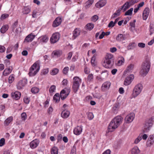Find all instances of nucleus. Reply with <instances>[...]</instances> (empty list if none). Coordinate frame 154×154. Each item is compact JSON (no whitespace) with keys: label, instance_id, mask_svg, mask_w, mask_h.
Returning <instances> with one entry per match:
<instances>
[{"label":"nucleus","instance_id":"f257e3e1","mask_svg":"<svg viewBox=\"0 0 154 154\" xmlns=\"http://www.w3.org/2000/svg\"><path fill=\"white\" fill-rule=\"evenodd\" d=\"M123 118L120 116L115 117L110 123L108 126V132H112L117 128L122 123Z\"/></svg>","mask_w":154,"mask_h":154},{"label":"nucleus","instance_id":"f03ea898","mask_svg":"<svg viewBox=\"0 0 154 154\" xmlns=\"http://www.w3.org/2000/svg\"><path fill=\"white\" fill-rule=\"evenodd\" d=\"M114 63V58L112 54H107L105 57L103 66L106 68H111L113 66Z\"/></svg>","mask_w":154,"mask_h":154},{"label":"nucleus","instance_id":"7ed1b4c3","mask_svg":"<svg viewBox=\"0 0 154 154\" xmlns=\"http://www.w3.org/2000/svg\"><path fill=\"white\" fill-rule=\"evenodd\" d=\"M150 60L149 58L146 59L143 63L140 74L143 76H145L148 72L150 68Z\"/></svg>","mask_w":154,"mask_h":154},{"label":"nucleus","instance_id":"20e7f679","mask_svg":"<svg viewBox=\"0 0 154 154\" xmlns=\"http://www.w3.org/2000/svg\"><path fill=\"white\" fill-rule=\"evenodd\" d=\"M40 61L38 60L35 62L31 67L29 69V75L32 76H35L39 71L40 68Z\"/></svg>","mask_w":154,"mask_h":154},{"label":"nucleus","instance_id":"39448f33","mask_svg":"<svg viewBox=\"0 0 154 154\" xmlns=\"http://www.w3.org/2000/svg\"><path fill=\"white\" fill-rule=\"evenodd\" d=\"M81 83V79L79 77H74L73 79L72 88L75 93H76L79 90Z\"/></svg>","mask_w":154,"mask_h":154},{"label":"nucleus","instance_id":"423d86ee","mask_svg":"<svg viewBox=\"0 0 154 154\" xmlns=\"http://www.w3.org/2000/svg\"><path fill=\"white\" fill-rule=\"evenodd\" d=\"M153 119L152 118L146 120L144 126V132H147L150 130L153 125Z\"/></svg>","mask_w":154,"mask_h":154},{"label":"nucleus","instance_id":"0eeeda50","mask_svg":"<svg viewBox=\"0 0 154 154\" xmlns=\"http://www.w3.org/2000/svg\"><path fill=\"white\" fill-rule=\"evenodd\" d=\"M143 89V86L141 84L136 85L134 88L132 93V95L134 97H137L141 92Z\"/></svg>","mask_w":154,"mask_h":154},{"label":"nucleus","instance_id":"6e6552de","mask_svg":"<svg viewBox=\"0 0 154 154\" xmlns=\"http://www.w3.org/2000/svg\"><path fill=\"white\" fill-rule=\"evenodd\" d=\"M60 36L59 32H57L53 34L50 38L51 42L54 44L57 42L60 38Z\"/></svg>","mask_w":154,"mask_h":154},{"label":"nucleus","instance_id":"1a4fd4ad","mask_svg":"<svg viewBox=\"0 0 154 154\" xmlns=\"http://www.w3.org/2000/svg\"><path fill=\"white\" fill-rule=\"evenodd\" d=\"M27 82L26 79H23L18 82L17 85V88L18 90L22 89L26 85Z\"/></svg>","mask_w":154,"mask_h":154},{"label":"nucleus","instance_id":"9d476101","mask_svg":"<svg viewBox=\"0 0 154 154\" xmlns=\"http://www.w3.org/2000/svg\"><path fill=\"white\" fill-rule=\"evenodd\" d=\"M134 76L133 75H131L128 76L125 79L124 85L127 86L130 85L134 79Z\"/></svg>","mask_w":154,"mask_h":154},{"label":"nucleus","instance_id":"9b49d317","mask_svg":"<svg viewBox=\"0 0 154 154\" xmlns=\"http://www.w3.org/2000/svg\"><path fill=\"white\" fill-rule=\"evenodd\" d=\"M134 114L133 113H131L126 116L125 118V120L127 123L131 122L134 118Z\"/></svg>","mask_w":154,"mask_h":154},{"label":"nucleus","instance_id":"f8f14e48","mask_svg":"<svg viewBox=\"0 0 154 154\" xmlns=\"http://www.w3.org/2000/svg\"><path fill=\"white\" fill-rule=\"evenodd\" d=\"M39 140L38 139H35L30 142L29 144L30 147L32 149L37 147L39 143Z\"/></svg>","mask_w":154,"mask_h":154},{"label":"nucleus","instance_id":"ddd939ff","mask_svg":"<svg viewBox=\"0 0 154 154\" xmlns=\"http://www.w3.org/2000/svg\"><path fill=\"white\" fill-rule=\"evenodd\" d=\"M12 69V67L11 66H9L8 68L5 69L3 72L2 76L8 75L11 73Z\"/></svg>","mask_w":154,"mask_h":154},{"label":"nucleus","instance_id":"4468645a","mask_svg":"<svg viewBox=\"0 0 154 154\" xmlns=\"http://www.w3.org/2000/svg\"><path fill=\"white\" fill-rule=\"evenodd\" d=\"M62 19L60 17H57L54 21L52 24L53 27H56L59 26L61 23Z\"/></svg>","mask_w":154,"mask_h":154},{"label":"nucleus","instance_id":"2eb2a0df","mask_svg":"<svg viewBox=\"0 0 154 154\" xmlns=\"http://www.w3.org/2000/svg\"><path fill=\"white\" fill-rule=\"evenodd\" d=\"M149 13V9L148 8H146L144 10L143 13V19L146 20L147 18Z\"/></svg>","mask_w":154,"mask_h":154},{"label":"nucleus","instance_id":"dca6fc26","mask_svg":"<svg viewBox=\"0 0 154 154\" xmlns=\"http://www.w3.org/2000/svg\"><path fill=\"white\" fill-rule=\"evenodd\" d=\"M111 85V83L109 82H104L102 85L101 90L103 91H105L109 88Z\"/></svg>","mask_w":154,"mask_h":154},{"label":"nucleus","instance_id":"f3484780","mask_svg":"<svg viewBox=\"0 0 154 154\" xmlns=\"http://www.w3.org/2000/svg\"><path fill=\"white\" fill-rule=\"evenodd\" d=\"M80 30L78 28H76L73 32V35L72 37V39H75L80 34Z\"/></svg>","mask_w":154,"mask_h":154},{"label":"nucleus","instance_id":"a211bd4d","mask_svg":"<svg viewBox=\"0 0 154 154\" xmlns=\"http://www.w3.org/2000/svg\"><path fill=\"white\" fill-rule=\"evenodd\" d=\"M154 142V137L153 135L149 136L147 142V145L148 146H150L152 145Z\"/></svg>","mask_w":154,"mask_h":154},{"label":"nucleus","instance_id":"6ab92c4d","mask_svg":"<svg viewBox=\"0 0 154 154\" xmlns=\"http://www.w3.org/2000/svg\"><path fill=\"white\" fill-rule=\"evenodd\" d=\"M82 128L81 126H77L75 127L73 131L74 134L76 135H79L82 132Z\"/></svg>","mask_w":154,"mask_h":154},{"label":"nucleus","instance_id":"aec40b11","mask_svg":"<svg viewBox=\"0 0 154 154\" xmlns=\"http://www.w3.org/2000/svg\"><path fill=\"white\" fill-rule=\"evenodd\" d=\"M106 2L105 0L99 1L95 4V6L97 8H100L104 6L106 4Z\"/></svg>","mask_w":154,"mask_h":154},{"label":"nucleus","instance_id":"412c9836","mask_svg":"<svg viewBox=\"0 0 154 154\" xmlns=\"http://www.w3.org/2000/svg\"><path fill=\"white\" fill-rule=\"evenodd\" d=\"M35 36L32 35V34H29L25 38L24 42H32Z\"/></svg>","mask_w":154,"mask_h":154},{"label":"nucleus","instance_id":"4be33fe9","mask_svg":"<svg viewBox=\"0 0 154 154\" xmlns=\"http://www.w3.org/2000/svg\"><path fill=\"white\" fill-rule=\"evenodd\" d=\"M11 95L12 97L13 98L17 100L19 99L21 96L20 93L18 91L12 93Z\"/></svg>","mask_w":154,"mask_h":154},{"label":"nucleus","instance_id":"5701e85b","mask_svg":"<svg viewBox=\"0 0 154 154\" xmlns=\"http://www.w3.org/2000/svg\"><path fill=\"white\" fill-rule=\"evenodd\" d=\"M69 112L67 110H65L62 112L61 115L63 118L66 119L69 116Z\"/></svg>","mask_w":154,"mask_h":154},{"label":"nucleus","instance_id":"b1692460","mask_svg":"<svg viewBox=\"0 0 154 154\" xmlns=\"http://www.w3.org/2000/svg\"><path fill=\"white\" fill-rule=\"evenodd\" d=\"M13 120V118L12 116H10L8 117L5 121L4 123V125L5 126H8L12 122Z\"/></svg>","mask_w":154,"mask_h":154},{"label":"nucleus","instance_id":"393cba45","mask_svg":"<svg viewBox=\"0 0 154 154\" xmlns=\"http://www.w3.org/2000/svg\"><path fill=\"white\" fill-rule=\"evenodd\" d=\"M125 35H123L122 34H119L116 36V39L118 42H121L125 40Z\"/></svg>","mask_w":154,"mask_h":154},{"label":"nucleus","instance_id":"a878e982","mask_svg":"<svg viewBox=\"0 0 154 154\" xmlns=\"http://www.w3.org/2000/svg\"><path fill=\"white\" fill-rule=\"evenodd\" d=\"M140 150L137 146L134 147L129 152V154H138Z\"/></svg>","mask_w":154,"mask_h":154},{"label":"nucleus","instance_id":"bb28decb","mask_svg":"<svg viewBox=\"0 0 154 154\" xmlns=\"http://www.w3.org/2000/svg\"><path fill=\"white\" fill-rule=\"evenodd\" d=\"M68 94H69L66 93L65 90H62L61 91L60 95L61 99L62 100H64Z\"/></svg>","mask_w":154,"mask_h":154},{"label":"nucleus","instance_id":"cd10ccee","mask_svg":"<svg viewBox=\"0 0 154 154\" xmlns=\"http://www.w3.org/2000/svg\"><path fill=\"white\" fill-rule=\"evenodd\" d=\"M62 54V52L60 50H55L54 51L52 54L53 57H60Z\"/></svg>","mask_w":154,"mask_h":154},{"label":"nucleus","instance_id":"c85d7f7f","mask_svg":"<svg viewBox=\"0 0 154 154\" xmlns=\"http://www.w3.org/2000/svg\"><path fill=\"white\" fill-rule=\"evenodd\" d=\"M9 28L8 25L6 24L3 25L0 29V32L2 33H5L8 29Z\"/></svg>","mask_w":154,"mask_h":154},{"label":"nucleus","instance_id":"c756f323","mask_svg":"<svg viewBox=\"0 0 154 154\" xmlns=\"http://www.w3.org/2000/svg\"><path fill=\"white\" fill-rule=\"evenodd\" d=\"M40 42L43 43H46L48 40V38L46 35L42 36L39 38Z\"/></svg>","mask_w":154,"mask_h":154},{"label":"nucleus","instance_id":"7c9ffc66","mask_svg":"<svg viewBox=\"0 0 154 154\" xmlns=\"http://www.w3.org/2000/svg\"><path fill=\"white\" fill-rule=\"evenodd\" d=\"M58 149L57 147L54 146L52 147L51 150V154H58Z\"/></svg>","mask_w":154,"mask_h":154},{"label":"nucleus","instance_id":"2f4dec72","mask_svg":"<svg viewBox=\"0 0 154 154\" xmlns=\"http://www.w3.org/2000/svg\"><path fill=\"white\" fill-rule=\"evenodd\" d=\"M130 6L129 5L128 2H127L121 7V9L123 10L124 11L128 9Z\"/></svg>","mask_w":154,"mask_h":154},{"label":"nucleus","instance_id":"473e14b6","mask_svg":"<svg viewBox=\"0 0 154 154\" xmlns=\"http://www.w3.org/2000/svg\"><path fill=\"white\" fill-rule=\"evenodd\" d=\"M136 21V20H134L133 21L131 22L130 23V26H131L130 29L131 31H133L135 29Z\"/></svg>","mask_w":154,"mask_h":154},{"label":"nucleus","instance_id":"72a5a7b5","mask_svg":"<svg viewBox=\"0 0 154 154\" xmlns=\"http://www.w3.org/2000/svg\"><path fill=\"white\" fill-rule=\"evenodd\" d=\"M30 11V9L28 6L24 7L23 10V14H27L29 13Z\"/></svg>","mask_w":154,"mask_h":154},{"label":"nucleus","instance_id":"f704fd0d","mask_svg":"<svg viewBox=\"0 0 154 154\" xmlns=\"http://www.w3.org/2000/svg\"><path fill=\"white\" fill-rule=\"evenodd\" d=\"M122 9H121V8L119 9H118L116 11V12L114 13L112 16V18H115L116 17L120 15V11Z\"/></svg>","mask_w":154,"mask_h":154},{"label":"nucleus","instance_id":"c9c22d12","mask_svg":"<svg viewBox=\"0 0 154 154\" xmlns=\"http://www.w3.org/2000/svg\"><path fill=\"white\" fill-rule=\"evenodd\" d=\"M53 100L56 103L58 102L60 100L59 94L58 93L56 94L53 97Z\"/></svg>","mask_w":154,"mask_h":154},{"label":"nucleus","instance_id":"e433bc0d","mask_svg":"<svg viewBox=\"0 0 154 154\" xmlns=\"http://www.w3.org/2000/svg\"><path fill=\"white\" fill-rule=\"evenodd\" d=\"M56 89V86L55 85H52L50 87L49 89V92L50 94H52L55 92Z\"/></svg>","mask_w":154,"mask_h":154},{"label":"nucleus","instance_id":"4c0bfd02","mask_svg":"<svg viewBox=\"0 0 154 154\" xmlns=\"http://www.w3.org/2000/svg\"><path fill=\"white\" fill-rule=\"evenodd\" d=\"M14 74H11L10 75L8 79V82L9 84H11L14 81Z\"/></svg>","mask_w":154,"mask_h":154},{"label":"nucleus","instance_id":"58836bf2","mask_svg":"<svg viewBox=\"0 0 154 154\" xmlns=\"http://www.w3.org/2000/svg\"><path fill=\"white\" fill-rule=\"evenodd\" d=\"M149 28L150 35H151L153 33L154 31V23H150Z\"/></svg>","mask_w":154,"mask_h":154},{"label":"nucleus","instance_id":"ea45409f","mask_svg":"<svg viewBox=\"0 0 154 154\" xmlns=\"http://www.w3.org/2000/svg\"><path fill=\"white\" fill-rule=\"evenodd\" d=\"M119 103L118 102H116L112 108L113 111H115L119 109Z\"/></svg>","mask_w":154,"mask_h":154},{"label":"nucleus","instance_id":"a19ab883","mask_svg":"<svg viewBox=\"0 0 154 154\" xmlns=\"http://www.w3.org/2000/svg\"><path fill=\"white\" fill-rule=\"evenodd\" d=\"M59 72V69L57 68H54L51 70L50 74L52 75H55L57 74Z\"/></svg>","mask_w":154,"mask_h":154},{"label":"nucleus","instance_id":"79ce46f5","mask_svg":"<svg viewBox=\"0 0 154 154\" xmlns=\"http://www.w3.org/2000/svg\"><path fill=\"white\" fill-rule=\"evenodd\" d=\"M39 91V88L36 87H33L31 89V92L34 94L38 93Z\"/></svg>","mask_w":154,"mask_h":154},{"label":"nucleus","instance_id":"37998d69","mask_svg":"<svg viewBox=\"0 0 154 154\" xmlns=\"http://www.w3.org/2000/svg\"><path fill=\"white\" fill-rule=\"evenodd\" d=\"M133 10V8H131L130 9L126 12L125 15L130 16L132 14V11Z\"/></svg>","mask_w":154,"mask_h":154},{"label":"nucleus","instance_id":"c03bdc74","mask_svg":"<svg viewBox=\"0 0 154 154\" xmlns=\"http://www.w3.org/2000/svg\"><path fill=\"white\" fill-rule=\"evenodd\" d=\"M93 75L92 74H90L87 77V80L89 82H92L93 80Z\"/></svg>","mask_w":154,"mask_h":154},{"label":"nucleus","instance_id":"a18cd8bd","mask_svg":"<svg viewBox=\"0 0 154 154\" xmlns=\"http://www.w3.org/2000/svg\"><path fill=\"white\" fill-rule=\"evenodd\" d=\"M17 24V23H14V25L13 26V31L14 32L15 28H16V30L15 31L17 33H18L20 32V29L19 27L17 28L16 26V25Z\"/></svg>","mask_w":154,"mask_h":154},{"label":"nucleus","instance_id":"49530a36","mask_svg":"<svg viewBox=\"0 0 154 154\" xmlns=\"http://www.w3.org/2000/svg\"><path fill=\"white\" fill-rule=\"evenodd\" d=\"M135 46L136 45L134 43H131L127 46V48L128 50H130L133 48L135 47Z\"/></svg>","mask_w":154,"mask_h":154},{"label":"nucleus","instance_id":"de8ad7c7","mask_svg":"<svg viewBox=\"0 0 154 154\" xmlns=\"http://www.w3.org/2000/svg\"><path fill=\"white\" fill-rule=\"evenodd\" d=\"M142 134H140L139 136L134 141V143L135 144L138 143L142 139Z\"/></svg>","mask_w":154,"mask_h":154},{"label":"nucleus","instance_id":"09e8293b","mask_svg":"<svg viewBox=\"0 0 154 154\" xmlns=\"http://www.w3.org/2000/svg\"><path fill=\"white\" fill-rule=\"evenodd\" d=\"M94 24L90 23L87 24V29L89 30H92L94 27Z\"/></svg>","mask_w":154,"mask_h":154},{"label":"nucleus","instance_id":"8fccbe9b","mask_svg":"<svg viewBox=\"0 0 154 154\" xmlns=\"http://www.w3.org/2000/svg\"><path fill=\"white\" fill-rule=\"evenodd\" d=\"M134 68V65L132 64H130L128 67L126 69V71L128 72H129L132 70Z\"/></svg>","mask_w":154,"mask_h":154},{"label":"nucleus","instance_id":"3c124183","mask_svg":"<svg viewBox=\"0 0 154 154\" xmlns=\"http://www.w3.org/2000/svg\"><path fill=\"white\" fill-rule=\"evenodd\" d=\"M49 70L48 68L42 70L41 71V74L45 75L47 74Z\"/></svg>","mask_w":154,"mask_h":154},{"label":"nucleus","instance_id":"603ef678","mask_svg":"<svg viewBox=\"0 0 154 154\" xmlns=\"http://www.w3.org/2000/svg\"><path fill=\"white\" fill-rule=\"evenodd\" d=\"M101 75L103 78H106L108 75V72L106 70L103 71L101 73Z\"/></svg>","mask_w":154,"mask_h":154},{"label":"nucleus","instance_id":"864d4df0","mask_svg":"<svg viewBox=\"0 0 154 154\" xmlns=\"http://www.w3.org/2000/svg\"><path fill=\"white\" fill-rule=\"evenodd\" d=\"M98 19V16L97 15H94L91 18V21L93 22H95Z\"/></svg>","mask_w":154,"mask_h":154},{"label":"nucleus","instance_id":"5fc2aeb1","mask_svg":"<svg viewBox=\"0 0 154 154\" xmlns=\"http://www.w3.org/2000/svg\"><path fill=\"white\" fill-rule=\"evenodd\" d=\"M21 116L22 120L24 121L26 120L27 118L26 114L25 112H23L21 114Z\"/></svg>","mask_w":154,"mask_h":154},{"label":"nucleus","instance_id":"6e6d98bb","mask_svg":"<svg viewBox=\"0 0 154 154\" xmlns=\"http://www.w3.org/2000/svg\"><path fill=\"white\" fill-rule=\"evenodd\" d=\"M95 60L96 56L94 55L92 57L91 60V63L92 65L95 66Z\"/></svg>","mask_w":154,"mask_h":154},{"label":"nucleus","instance_id":"4d7b16f0","mask_svg":"<svg viewBox=\"0 0 154 154\" xmlns=\"http://www.w3.org/2000/svg\"><path fill=\"white\" fill-rule=\"evenodd\" d=\"M88 119L90 120H92L94 117V116L92 113L90 112H89L87 115Z\"/></svg>","mask_w":154,"mask_h":154},{"label":"nucleus","instance_id":"13d9d810","mask_svg":"<svg viewBox=\"0 0 154 154\" xmlns=\"http://www.w3.org/2000/svg\"><path fill=\"white\" fill-rule=\"evenodd\" d=\"M9 16V14H3L1 16L0 19L2 20H3L5 19L8 18Z\"/></svg>","mask_w":154,"mask_h":154},{"label":"nucleus","instance_id":"bf43d9fd","mask_svg":"<svg viewBox=\"0 0 154 154\" xmlns=\"http://www.w3.org/2000/svg\"><path fill=\"white\" fill-rule=\"evenodd\" d=\"M94 96L95 98L98 99L102 97V95H101L99 92L95 93L94 94Z\"/></svg>","mask_w":154,"mask_h":154},{"label":"nucleus","instance_id":"052dcab7","mask_svg":"<svg viewBox=\"0 0 154 154\" xmlns=\"http://www.w3.org/2000/svg\"><path fill=\"white\" fill-rule=\"evenodd\" d=\"M69 68L68 67H65L63 70V72L64 74H66L69 71Z\"/></svg>","mask_w":154,"mask_h":154},{"label":"nucleus","instance_id":"680f3d73","mask_svg":"<svg viewBox=\"0 0 154 154\" xmlns=\"http://www.w3.org/2000/svg\"><path fill=\"white\" fill-rule=\"evenodd\" d=\"M94 0H88L87 1V8L90 7L93 3Z\"/></svg>","mask_w":154,"mask_h":154},{"label":"nucleus","instance_id":"e2e57ef3","mask_svg":"<svg viewBox=\"0 0 154 154\" xmlns=\"http://www.w3.org/2000/svg\"><path fill=\"white\" fill-rule=\"evenodd\" d=\"M5 143V140L4 138H1L0 140V146H3Z\"/></svg>","mask_w":154,"mask_h":154},{"label":"nucleus","instance_id":"0e129e2a","mask_svg":"<svg viewBox=\"0 0 154 154\" xmlns=\"http://www.w3.org/2000/svg\"><path fill=\"white\" fill-rule=\"evenodd\" d=\"M23 100L24 102L26 104H28L30 101L29 98L27 97H24Z\"/></svg>","mask_w":154,"mask_h":154},{"label":"nucleus","instance_id":"69168bd1","mask_svg":"<svg viewBox=\"0 0 154 154\" xmlns=\"http://www.w3.org/2000/svg\"><path fill=\"white\" fill-rule=\"evenodd\" d=\"M138 46L140 48H144L145 46V44L143 43L140 42L138 44Z\"/></svg>","mask_w":154,"mask_h":154},{"label":"nucleus","instance_id":"338daca9","mask_svg":"<svg viewBox=\"0 0 154 154\" xmlns=\"http://www.w3.org/2000/svg\"><path fill=\"white\" fill-rule=\"evenodd\" d=\"M115 24L113 21H111L108 24V27H113Z\"/></svg>","mask_w":154,"mask_h":154},{"label":"nucleus","instance_id":"774afa93","mask_svg":"<svg viewBox=\"0 0 154 154\" xmlns=\"http://www.w3.org/2000/svg\"><path fill=\"white\" fill-rule=\"evenodd\" d=\"M70 154H76L75 148L74 146L73 148L71 150Z\"/></svg>","mask_w":154,"mask_h":154}]
</instances>
